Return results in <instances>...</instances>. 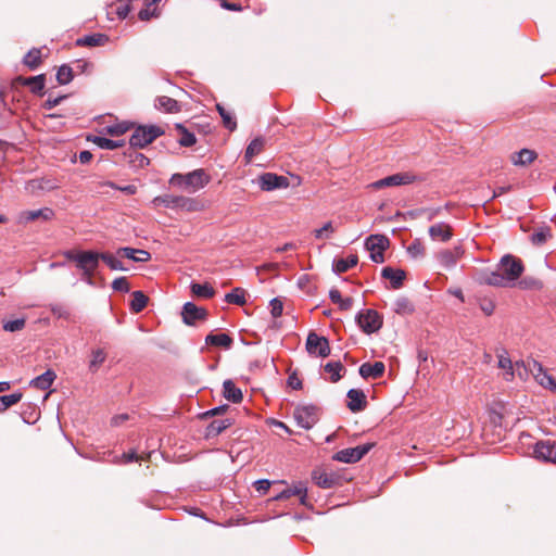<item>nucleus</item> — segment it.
Masks as SVG:
<instances>
[{
    "label": "nucleus",
    "mask_w": 556,
    "mask_h": 556,
    "mask_svg": "<svg viewBox=\"0 0 556 556\" xmlns=\"http://www.w3.org/2000/svg\"><path fill=\"white\" fill-rule=\"evenodd\" d=\"M523 269L522 262L519 258L507 254L501 258L497 270L485 273L481 281L492 287H510L519 279Z\"/></svg>",
    "instance_id": "f257e3e1"
},
{
    "label": "nucleus",
    "mask_w": 556,
    "mask_h": 556,
    "mask_svg": "<svg viewBox=\"0 0 556 556\" xmlns=\"http://www.w3.org/2000/svg\"><path fill=\"white\" fill-rule=\"evenodd\" d=\"M211 181V176L203 168L194 169L187 174H173L169 184L184 189L189 193H194L203 189Z\"/></svg>",
    "instance_id": "f03ea898"
},
{
    "label": "nucleus",
    "mask_w": 556,
    "mask_h": 556,
    "mask_svg": "<svg viewBox=\"0 0 556 556\" xmlns=\"http://www.w3.org/2000/svg\"><path fill=\"white\" fill-rule=\"evenodd\" d=\"M65 256L67 260L76 263L77 268L83 271L88 282L91 283V278L99 266L100 253L94 251H68L65 253Z\"/></svg>",
    "instance_id": "7ed1b4c3"
},
{
    "label": "nucleus",
    "mask_w": 556,
    "mask_h": 556,
    "mask_svg": "<svg viewBox=\"0 0 556 556\" xmlns=\"http://www.w3.org/2000/svg\"><path fill=\"white\" fill-rule=\"evenodd\" d=\"M163 134L164 130L159 126H138L129 139L130 147L144 148Z\"/></svg>",
    "instance_id": "20e7f679"
},
{
    "label": "nucleus",
    "mask_w": 556,
    "mask_h": 556,
    "mask_svg": "<svg viewBox=\"0 0 556 556\" xmlns=\"http://www.w3.org/2000/svg\"><path fill=\"white\" fill-rule=\"evenodd\" d=\"M293 417L303 429L313 428L319 420V408L315 405H299L294 408Z\"/></svg>",
    "instance_id": "39448f33"
},
{
    "label": "nucleus",
    "mask_w": 556,
    "mask_h": 556,
    "mask_svg": "<svg viewBox=\"0 0 556 556\" xmlns=\"http://www.w3.org/2000/svg\"><path fill=\"white\" fill-rule=\"evenodd\" d=\"M419 180L418 176L410 172L396 173L376 180L369 185L371 189L379 190L387 187L410 185Z\"/></svg>",
    "instance_id": "423d86ee"
},
{
    "label": "nucleus",
    "mask_w": 556,
    "mask_h": 556,
    "mask_svg": "<svg viewBox=\"0 0 556 556\" xmlns=\"http://www.w3.org/2000/svg\"><path fill=\"white\" fill-rule=\"evenodd\" d=\"M356 323L367 334L377 332L382 327V317L375 309H363L356 315Z\"/></svg>",
    "instance_id": "0eeeda50"
},
{
    "label": "nucleus",
    "mask_w": 556,
    "mask_h": 556,
    "mask_svg": "<svg viewBox=\"0 0 556 556\" xmlns=\"http://www.w3.org/2000/svg\"><path fill=\"white\" fill-rule=\"evenodd\" d=\"M389 244V239L383 235H371L365 241V247L370 252V260L379 264L384 262L383 253Z\"/></svg>",
    "instance_id": "6e6552de"
},
{
    "label": "nucleus",
    "mask_w": 556,
    "mask_h": 556,
    "mask_svg": "<svg viewBox=\"0 0 556 556\" xmlns=\"http://www.w3.org/2000/svg\"><path fill=\"white\" fill-rule=\"evenodd\" d=\"M522 366L526 371H530L533 375L534 379L540 386L552 391L556 390L555 379L543 369L540 363L531 359L528 361L527 364L522 363Z\"/></svg>",
    "instance_id": "1a4fd4ad"
},
{
    "label": "nucleus",
    "mask_w": 556,
    "mask_h": 556,
    "mask_svg": "<svg viewBox=\"0 0 556 556\" xmlns=\"http://www.w3.org/2000/svg\"><path fill=\"white\" fill-rule=\"evenodd\" d=\"M372 447L374 443H366L355 447L343 448L334 454L333 459L345 464H353L361 460Z\"/></svg>",
    "instance_id": "9d476101"
},
{
    "label": "nucleus",
    "mask_w": 556,
    "mask_h": 556,
    "mask_svg": "<svg viewBox=\"0 0 556 556\" xmlns=\"http://www.w3.org/2000/svg\"><path fill=\"white\" fill-rule=\"evenodd\" d=\"M306 350L309 354L319 357H327L330 354V346L327 338L309 332L306 339Z\"/></svg>",
    "instance_id": "9b49d317"
},
{
    "label": "nucleus",
    "mask_w": 556,
    "mask_h": 556,
    "mask_svg": "<svg viewBox=\"0 0 556 556\" xmlns=\"http://www.w3.org/2000/svg\"><path fill=\"white\" fill-rule=\"evenodd\" d=\"M258 186L263 191H273L276 189H283L289 187V179L286 176L277 175L274 173H264L258 179Z\"/></svg>",
    "instance_id": "f8f14e48"
},
{
    "label": "nucleus",
    "mask_w": 556,
    "mask_h": 556,
    "mask_svg": "<svg viewBox=\"0 0 556 556\" xmlns=\"http://www.w3.org/2000/svg\"><path fill=\"white\" fill-rule=\"evenodd\" d=\"M534 457L546 463H556V443L549 440L539 441L534 445Z\"/></svg>",
    "instance_id": "ddd939ff"
},
{
    "label": "nucleus",
    "mask_w": 556,
    "mask_h": 556,
    "mask_svg": "<svg viewBox=\"0 0 556 556\" xmlns=\"http://www.w3.org/2000/svg\"><path fill=\"white\" fill-rule=\"evenodd\" d=\"M312 479L321 489H332L340 485V477L333 471L315 469L312 472Z\"/></svg>",
    "instance_id": "4468645a"
},
{
    "label": "nucleus",
    "mask_w": 556,
    "mask_h": 556,
    "mask_svg": "<svg viewBox=\"0 0 556 556\" xmlns=\"http://www.w3.org/2000/svg\"><path fill=\"white\" fill-rule=\"evenodd\" d=\"M53 217L54 211L52 208L42 207L34 211H22L21 213H18L16 220L21 225H26L37 219H42L45 222L51 220Z\"/></svg>",
    "instance_id": "2eb2a0df"
},
{
    "label": "nucleus",
    "mask_w": 556,
    "mask_h": 556,
    "mask_svg": "<svg viewBox=\"0 0 556 556\" xmlns=\"http://www.w3.org/2000/svg\"><path fill=\"white\" fill-rule=\"evenodd\" d=\"M181 316L185 324L192 326L195 325L198 320H204L207 316V311L204 307L197 306L192 302H187L182 306Z\"/></svg>",
    "instance_id": "dca6fc26"
},
{
    "label": "nucleus",
    "mask_w": 556,
    "mask_h": 556,
    "mask_svg": "<svg viewBox=\"0 0 556 556\" xmlns=\"http://www.w3.org/2000/svg\"><path fill=\"white\" fill-rule=\"evenodd\" d=\"M464 250L462 247H455L441 251L437 258L440 265L444 268H452L456 265L457 261L463 256Z\"/></svg>",
    "instance_id": "f3484780"
},
{
    "label": "nucleus",
    "mask_w": 556,
    "mask_h": 556,
    "mask_svg": "<svg viewBox=\"0 0 556 556\" xmlns=\"http://www.w3.org/2000/svg\"><path fill=\"white\" fill-rule=\"evenodd\" d=\"M117 256L129 258L137 263H146L151 260V254L141 249H135L130 247H123L116 251Z\"/></svg>",
    "instance_id": "a211bd4d"
},
{
    "label": "nucleus",
    "mask_w": 556,
    "mask_h": 556,
    "mask_svg": "<svg viewBox=\"0 0 556 556\" xmlns=\"http://www.w3.org/2000/svg\"><path fill=\"white\" fill-rule=\"evenodd\" d=\"M386 366L382 362L364 363L359 367V375L364 379H378L384 374Z\"/></svg>",
    "instance_id": "6ab92c4d"
},
{
    "label": "nucleus",
    "mask_w": 556,
    "mask_h": 556,
    "mask_svg": "<svg viewBox=\"0 0 556 556\" xmlns=\"http://www.w3.org/2000/svg\"><path fill=\"white\" fill-rule=\"evenodd\" d=\"M348 407L351 412L357 413L365 409L367 405L366 396L362 390L351 389L348 392Z\"/></svg>",
    "instance_id": "aec40b11"
},
{
    "label": "nucleus",
    "mask_w": 556,
    "mask_h": 556,
    "mask_svg": "<svg viewBox=\"0 0 556 556\" xmlns=\"http://www.w3.org/2000/svg\"><path fill=\"white\" fill-rule=\"evenodd\" d=\"M381 276L382 278L390 280L391 289L396 290L403 286L406 274L403 269H394L387 266L382 268Z\"/></svg>",
    "instance_id": "412c9836"
},
{
    "label": "nucleus",
    "mask_w": 556,
    "mask_h": 556,
    "mask_svg": "<svg viewBox=\"0 0 556 556\" xmlns=\"http://www.w3.org/2000/svg\"><path fill=\"white\" fill-rule=\"evenodd\" d=\"M429 236L432 240L448 241L452 236V227L445 223H437L429 228Z\"/></svg>",
    "instance_id": "4be33fe9"
},
{
    "label": "nucleus",
    "mask_w": 556,
    "mask_h": 556,
    "mask_svg": "<svg viewBox=\"0 0 556 556\" xmlns=\"http://www.w3.org/2000/svg\"><path fill=\"white\" fill-rule=\"evenodd\" d=\"M108 41L109 37L105 34L96 33L77 38L75 45L78 47H101Z\"/></svg>",
    "instance_id": "5701e85b"
},
{
    "label": "nucleus",
    "mask_w": 556,
    "mask_h": 556,
    "mask_svg": "<svg viewBox=\"0 0 556 556\" xmlns=\"http://www.w3.org/2000/svg\"><path fill=\"white\" fill-rule=\"evenodd\" d=\"M291 496H300L301 504H306L307 490L303 484L294 485L293 488L286 489L276 495L274 498L277 501L288 500Z\"/></svg>",
    "instance_id": "b1692460"
},
{
    "label": "nucleus",
    "mask_w": 556,
    "mask_h": 556,
    "mask_svg": "<svg viewBox=\"0 0 556 556\" xmlns=\"http://www.w3.org/2000/svg\"><path fill=\"white\" fill-rule=\"evenodd\" d=\"M124 156L128 160V163L134 168H143L149 165L150 161L149 159L142 154L141 152L137 151V148L130 147L125 153Z\"/></svg>",
    "instance_id": "393cba45"
},
{
    "label": "nucleus",
    "mask_w": 556,
    "mask_h": 556,
    "mask_svg": "<svg viewBox=\"0 0 556 556\" xmlns=\"http://www.w3.org/2000/svg\"><path fill=\"white\" fill-rule=\"evenodd\" d=\"M538 154L535 151L530 149H521L519 152H515L511 154L510 160L516 166H526L531 164Z\"/></svg>",
    "instance_id": "a878e982"
},
{
    "label": "nucleus",
    "mask_w": 556,
    "mask_h": 556,
    "mask_svg": "<svg viewBox=\"0 0 556 556\" xmlns=\"http://www.w3.org/2000/svg\"><path fill=\"white\" fill-rule=\"evenodd\" d=\"M55 378V372L52 369H48L42 375L34 378L29 384L30 387L39 390H48L52 386Z\"/></svg>",
    "instance_id": "bb28decb"
},
{
    "label": "nucleus",
    "mask_w": 556,
    "mask_h": 556,
    "mask_svg": "<svg viewBox=\"0 0 556 556\" xmlns=\"http://www.w3.org/2000/svg\"><path fill=\"white\" fill-rule=\"evenodd\" d=\"M154 105L157 110L166 113H178L180 111V104L178 101L166 96L157 97Z\"/></svg>",
    "instance_id": "cd10ccee"
},
{
    "label": "nucleus",
    "mask_w": 556,
    "mask_h": 556,
    "mask_svg": "<svg viewBox=\"0 0 556 556\" xmlns=\"http://www.w3.org/2000/svg\"><path fill=\"white\" fill-rule=\"evenodd\" d=\"M182 197L184 195L163 194L155 197L152 202L155 206L163 205L166 208H180Z\"/></svg>",
    "instance_id": "c85d7f7f"
},
{
    "label": "nucleus",
    "mask_w": 556,
    "mask_h": 556,
    "mask_svg": "<svg viewBox=\"0 0 556 556\" xmlns=\"http://www.w3.org/2000/svg\"><path fill=\"white\" fill-rule=\"evenodd\" d=\"M87 140L105 150H115L125 144L124 140H112L103 136H88Z\"/></svg>",
    "instance_id": "c756f323"
},
{
    "label": "nucleus",
    "mask_w": 556,
    "mask_h": 556,
    "mask_svg": "<svg viewBox=\"0 0 556 556\" xmlns=\"http://www.w3.org/2000/svg\"><path fill=\"white\" fill-rule=\"evenodd\" d=\"M232 425L230 418L213 420L205 430L206 438H214Z\"/></svg>",
    "instance_id": "7c9ffc66"
},
{
    "label": "nucleus",
    "mask_w": 556,
    "mask_h": 556,
    "mask_svg": "<svg viewBox=\"0 0 556 556\" xmlns=\"http://www.w3.org/2000/svg\"><path fill=\"white\" fill-rule=\"evenodd\" d=\"M232 342H233L232 338L229 334L224 333V332L210 333L205 338L206 344L214 345V346H220L224 349H230Z\"/></svg>",
    "instance_id": "2f4dec72"
},
{
    "label": "nucleus",
    "mask_w": 556,
    "mask_h": 556,
    "mask_svg": "<svg viewBox=\"0 0 556 556\" xmlns=\"http://www.w3.org/2000/svg\"><path fill=\"white\" fill-rule=\"evenodd\" d=\"M20 80L23 85L28 86L30 91L35 94H41L46 84V77L43 74L25 78L20 77Z\"/></svg>",
    "instance_id": "473e14b6"
},
{
    "label": "nucleus",
    "mask_w": 556,
    "mask_h": 556,
    "mask_svg": "<svg viewBox=\"0 0 556 556\" xmlns=\"http://www.w3.org/2000/svg\"><path fill=\"white\" fill-rule=\"evenodd\" d=\"M223 389V394L228 401L232 403H240L242 401V391L231 380H225Z\"/></svg>",
    "instance_id": "72a5a7b5"
},
{
    "label": "nucleus",
    "mask_w": 556,
    "mask_h": 556,
    "mask_svg": "<svg viewBox=\"0 0 556 556\" xmlns=\"http://www.w3.org/2000/svg\"><path fill=\"white\" fill-rule=\"evenodd\" d=\"M265 142V138L256 137L249 143L244 152V160L247 163H250L254 156L263 151Z\"/></svg>",
    "instance_id": "f704fd0d"
},
{
    "label": "nucleus",
    "mask_w": 556,
    "mask_h": 556,
    "mask_svg": "<svg viewBox=\"0 0 556 556\" xmlns=\"http://www.w3.org/2000/svg\"><path fill=\"white\" fill-rule=\"evenodd\" d=\"M358 257L355 254H351L345 258H338L333 261L332 269L337 274L348 271L350 268L356 266Z\"/></svg>",
    "instance_id": "c9c22d12"
},
{
    "label": "nucleus",
    "mask_w": 556,
    "mask_h": 556,
    "mask_svg": "<svg viewBox=\"0 0 556 556\" xmlns=\"http://www.w3.org/2000/svg\"><path fill=\"white\" fill-rule=\"evenodd\" d=\"M329 299L332 303L337 304L341 311H349L353 305L352 298L343 299L341 292L337 288L330 289Z\"/></svg>",
    "instance_id": "e433bc0d"
},
{
    "label": "nucleus",
    "mask_w": 556,
    "mask_h": 556,
    "mask_svg": "<svg viewBox=\"0 0 556 556\" xmlns=\"http://www.w3.org/2000/svg\"><path fill=\"white\" fill-rule=\"evenodd\" d=\"M41 50L33 48L29 50L23 59L24 65L30 70H36L41 63Z\"/></svg>",
    "instance_id": "4c0bfd02"
},
{
    "label": "nucleus",
    "mask_w": 556,
    "mask_h": 556,
    "mask_svg": "<svg viewBox=\"0 0 556 556\" xmlns=\"http://www.w3.org/2000/svg\"><path fill=\"white\" fill-rule=\"evenodd\" d=\"M148 296L142 291L132 292V299L130 302V309L134 313H140L148 304Z\"/></svg>",
    "instance_id": "58836bf2"
},
{
    "label": "nucleus",
    "mask_w": 556,
    "mask_h": 556,
    "mask_svg": "<svg viewBox=\"0 0 556 556\" xmlns=\"http://www.w3.org/2000/svg\"><path fill=\"white\" fill-rule=\"evenodd\" d=\"M106 353L103 349H96L91 352V359L89 362V370L91 372L98 371L100 366L105 362Z\"/></svg>",
    "instance_id": "ea45409f"
},
{
    "label": "nucleus",
    "mask_w": 556,
    "mask_h": 556,
    "mask_svg": "<svg viewBox=\"0 0 556 556\" xmlns=\"http://www.w3.org/2000/svg\"><path fill=\"white\" fill-rule=\"evenodd\" d=\"M225 302L229 304H236V305H244L245 300V290L242 288H235L231 292L227 293L225 295Z\"/></svg>",
    "instance_id": "a19ab883"
},
{
    "label": "nucleus",
    "mask_w": 556,
    "mask_h": 556,
    "mask_svg": "<svg viewBox=\"0 0 556 556\" xmlns=\"http://www.w3.org/2000/svg\"><path fill=\"white\" fill-rule=\"evenodd\" d=\"M48 308L52 313V315L58 319H64V320L71 319L70 308L62 303H51L48 305Z\"/></svg>",
    "instance_id": "79ce46f5"
},
{
    "label": "nucleus",
    "mask_w": 556,
    "mask_h": 556,
    "mask_svg": "<svg viewBox=\"0 0 556 556\" xmlns=\"http://www.w3.org/2000/svg\"><path fill=\"white\" fill-rule=\"evenodd\" d=\"M191 291L194 295L203 299H211L215 294L213 287L208 283L201 285L194 282L191 285Z\"/></svg>",
    "instance_id": "37998d69"
},
{
    "label": "nucleus",
    "mask_w": 556,
    "mask_h": 556,
    "mask_svg": "<svg viewBox=\"0 0 556 556\" xmlns=\"http://www.w3.org/2000/svg\"><path fill=\"white\" fill-rule=\"evenodd\" d=\"M23 397L22 392H14L8 395L0 396V413H3L9 407L17 404Z\"/></svg>",
    "instance_id": "c03bdc74"
},
{
    "label": "nucleus",
    "mask_w": 556,
    "mask_h": 556,
    "mask_svg": "<svg viewBox=\"0 0 556 556\" xmlns=\"http://www.w3.org/2000/svg\"><path fill=\"white\" fill-rule=\"evenodd\" d=\"M130 127H131V124H129L127 122H123V123H117L114 125H109V126L104 127L102 131L112 137H117V136H122L125 132H127L130 129Z\"/></svg>",
    "instance_id": "a18cd8bd"
},
{
    "label": "nucleus",
    "mask_w": 556,
    "mask_h": 556,
    "mask_svg": "<svg viewBox=\"0 0 556 556\" xmlns=\"http://www.w3.org/2000/svg\"><path fill=\"white\" fill-rule=\"evenodd\" d=\"M216 109L223 119L224 126L230 131H233L237 128V122L235 117L231 115V113L220 104H217Z\"/></svg>",
    "instance_id": "49530a36"
},
{
    "label": "nucleus",
    "mask_w": 556,
    "mask_h": 556,
    "mask_svg": "<svg viewBox=\"0 0 556 556\" xmlns=\"http://www.w3.org/2000/svg\"><path fill=\"white\" fill-rule=\"evenodd\" d=\"M100 260L112 270H127V268L123 266V263L112 253H100Z\"/></svg>",
    "instance_id": "de8ad7c7"
},
{
    "label": "nucleus",
    "mask_w": 556,
    "mask_h": 556,
    "mask_svg": "<svg viewBox=\"0 0 556 556\" xmlns=\"http://www.w3.org/2000/svg\"><path fill=\"white\" fill-rule=\"evenodd\" d=\"M73 68L66 64L59 67L56 72V80L60 85L70 84L73 80Z\"/></svg>",
    "instance_id": "09e8293b"
},
{
    "label": "nucleus",
    "mask_w": 556,
    "mask_h": 556,
    "mask_svg": "<svg viewBox=\"0 0 556 556\" xmlns=\"http://www.w3.org/2000/svg\"><path fill=\"white\" fill-rule=\"evenodd\" d=\"M344 370L340 362H330L325 365V371L330 374V380L337 382L341 378V371Z\"/></svg>",
    "instance_id": "8fccbe9b"
},
{
    "label": "nucleus",
    "mask_w": 556,
    "mask_h": 556,
    "mask_svg": "<svg viewBox=\"0 0 556 556\" xmlns=\"http://www.w3.org/2000/svg\"><path fill=\"white\" fill-rule=\"evenodd\" d=\"M26 319L25 318H17L14 320H8L3 321L2 328L4 331L8 332H17L25 328Z\"/></svg>",
    "instance_id": "3c124183"
},
{
    "label": "nucleus",
    "mask_w": 556,
    "mask_h": 556,
    "mask_svg": "<svg viewBox=\"0 0 556 556\" xmlns=\"http://www.w3.org/2000/svg\"><path fill=\"white\" fill-rule=\"evenodd\" d=\"M177 128L181 131L179 144L182 147H192L195 142V136L193 132L188 131L182 125H177Z\"/></svg>",
    "instance_id": "603ef678"
},
{
    "label": "nucleus",
    "mask_w": 556,
    "mask_h": 556,
    "mask_svg": "<svg viewBox=\"0 0 556 556\" xmlns=\"http://www.w3.org/2000/svg\"><path fill=\"white\" fill-rule=\"evenodd\" d=\"M334 232L332 222L326 223L321 228L314 230L316 239H327Z\"/></svg>",
    "instance_id": "864d4df0"
},
{
    "label": "nucleus",
    "mask_w": 556,
    "mask_h": 556,
    "mask_svg": "<svg viewBox=\"0 0 556 556\" xmlns=\"http://www.w3.org/2000/svg\"><path fill=\"white\" fill-rule=\"evenodd\" d=\"M112 289L117 292L127 293L130 291V285L126 277H118L113 280Z\"/></svg>",
    "instance_id": "5fc2aeb1"
},
{
    "label": "nucleus",
    "mask_w": 556,
    "mask_h": 556,
    "mask_svg": "<svg viewBox=\"0 0 556 556\" xmlns=\"http://www.w3.org/2000/svg\"><path fill=\"white\" fill-rule=\"evenodd\" d=\"M414 311L412 303L406 298H400L395 301L396 313H412Z\"/></svg>",
    "instance_id": "6e6d98bb"
},
{
    "label": "nucleus",
    "mask_w": 556,
    "mask_h": 556,
    "mask_svg": "<svg viewBox=\"0 0 556 556\" xmlns=\"http://www.w3.org/2000/svg\"><path fill=\"white\" fill-rule=\"evenodd\" d=\"M412 257H421L425 255V247L419 240H415L407 249Z\"/></svg>",
    "instance_id": "4d7b16f0"
},
{
    "label": "nucleus",
    "mask_w": 556,
    "mask_h": 556,
    "mask_svg": "<svg viewBox=\"0 0 556 556\" xmlns=\"http://www.w3.org/2000/svg\"><path fill=\"white\" fill-rule=\"evenodd\" d=\"M180 208L188 212H195L200 210V203L195 199L182 197Z\"/></svg>",
    "instance_id": "13d9d810"
},
{
    "label": "nucleus",
    "mask_w": 556,
    "mask_h": 556,
    "mask_svg": "<svg viewBox=\"0 0 556 556\" xmlns=\"http://www.w3.org/2000/svg\"><path fill=\"white\" fill-rule=\"evenodd\" d=\"M283 311L282 302L275 298L270 301V313L273 317L277 318L280 317Z\"/></svg>",
    "instance_id": "bf43d9fd"
},
{
    "label": "nucleus",
    "mask_w": 556,
    "mask_h": 556,
    "mask_svg": "<svg viewBox=\"0 0 556 556\" xmlns=\"http://www.w3.org/2000/svg\"><path fill=\"white\" fill-rule=\"evenodd\" d=\"M131 0H119V5L116 9V13L121 18H126L130 12Z\"/></svg>",
    "instance_id": "052dcab7"
},
{
    "label": "nucleus",
    "mask_w": 556,
    "mask_h": 556,
    "mask_svg": "<svg viewBox=\"0 0 556 556\" xmlns=\"http://www.w3.org/2000/svg\"><path fill=\"white\" fill-rule=\"evenodd\" d=\"M270 484H271V482L269 480L261 479V480H256L253 485H254L255 490L260 494L263 495V494H265L269 490Z\"/></svg>",
    "instance_id": "680f3d73"
},
{
    "label": "nucleus",
    "mask_w": 556,
    "mask_h": 556,
    "mask_svg": "<svg viewBox=\"0 0 556 556\" xmlns=\"http://www.w3.org/2000/svg\"><path fill=\"white\" fill-rule=\"evenodd\" d=\"M66 98V96H59V97H55V98H51L49 97L45 103L42 104V108L45 110H52L53 108H55L56 105H59L64 99Z\"/></svg>",
    "instance_id": "e2e57ef3"
},
{
    "label": "nucleus",
    "mask_w": 556,
    "mask_h": 556,
    "mask_svg": "<svg viewBox=\"0 0 556 556\" xmlns=\"http://www.w3.org/2000/svg\"><path fill=\"white\" fill-rule=\"evenodd\" d=\"M30 185L33 188H39V189H48V190H52V189H55L58 188L56 185L54 184H51L50 180H31L30 181Z\"/></svg>",
    "instance_id": "0e129e2a"
},
{
    "label": "nucleus",
    "mask_w": 556,
    "mask_h": 556,
    "mask_svg": "<svg viewBox=\"0 0 556 556\" xmlns=\"http://www.w3.org/2000/svg\"><path fill=\"white\" fill-rule=\"evenodd\" d=\"M480 308L485 315L490 316L494 313L495 304L491 300H482L480 302Z\"/></svg>",
    "instance_id": "69168bd1"
},
{
    "label": "nucleus",
    "mask_w": 556,
    "mask_h": 556,
    "mask_svg": "<svg viewBox=\"0 0 556 556\" xmlns=\"http://www.w3.org/2000/svg\"><path fill=\"white\" fill-rule=\"evenodd\" d=\"M548 236H549L548 231L540 230V231L534 232L531 236V240L534 244H542L546 241Z\"/></svg>",
    "instance_id": "338daca9"
},
{
    "label": "nucleus",
    "mask_w": 556,
    "mask_h": 556,
    "mask_svg": "<svg viewBox=\"0 0 556 556\" xmlns=\"http://www.w3.org/2000/svg\"><path fill=\"white\" fill-rule=\"evenodd\" d=\"M498 366L503 369L509 370L508 374L510 376H514V370H513L514 367H513V363H511L510 358L501 355L500 359H498Z\"/></svg>",
    "instance_id": "774afa93"
}]
</instances>
